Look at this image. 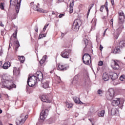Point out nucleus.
Segmentation results:
<instances>
[{
	"mask_svg": "<svg viewBox=\"0 0 125 125\" xmlns=\"http://www.w3.org/2000/svg\"><path fill=\"white\" fill-rule=\"evenodd\" d=\"M21 1L22 0H10V5H16V12L17 13H19V10L20 9V5H21Z\"/></svg>",
	"mask_w": 125,
	"mask_h": 125,
	"instance_id": "obj_1",
	"label": "nucleus"
},
{
	"mask_svg": "<svg viewBox=\"0 0 125 125\" xmlns=\"http://www.w3.org/2000/svg\"><path fill=\"white\" fill-rule=\"evenodd\" d=\"M123 28H124V26L121 24L120 27L118 28L116 30H112L111 31V34L113 35L114 39L118 40V38H119V36H120Z\"/></svg>",
	"mask_w": 125,
	"mask_h": 125,
	"instance_id": "obj_2",
	"label": "nucleus"
},
{
	"mask_svg": "<svg viewBox=\"0 0 125 125\" xmlns=\"http://www.w3.org/2000/svg\"><path fill=\"white\" fill-rule=\"evenodd\" d=\"M83 62L85 65H90L91 63V57L88 54H84L82 58Z\"/></svg>",
	"mask_w": 125,
	"mask_h": 125,
	"instance_id": "obj_3",
	"label": "nucleus"
},
{
	"mask_svg": "<svg viewBox=\"0 0 125 125\" xmlns=\"http://www.w3.org/2000/svg\"><path fill=\"white\" fill-rule=\"evenodd\" d=\"M38 82L37 79H36L35 76H32L29 78L27 80V85L29 86H34Z\"/></svg>",
	"mask_w": 125,
	"mask_h": 125,
	"instance_id": "obj_4",
	"label": "nucleus"
},
{
	"mask_svg": "<svg viewBox=\"0 0 125 125\" xmlns=\"http://www.w3.org/2000/svg\"><path fill=\"white\" fill-rule=\"evenodd\" d=\"M81 25H82V21L79 19L75 20L72 26L73 31L75 32L79 31Z\"/></svg>",
	"mask_w": 125,
	"mask_h": 125,
	"instance_id": "obj_5",
	"label": "nucleus"
},
{
	"mask_svg": "<svg viewBox=\"0 0 125 125\" xmlns=\"http://www.w3.org/2000/svg\"><path fill=\"white\" fill-rule=\"evenodd\" d=\"M28 119V115L22 114L20 118V119L17 122V125H22L26 122V120Z\"/></svg>",
	"mask_w": 125,
	"mask_h": 125,
	"instance_id": "obj_6",
	"label": "nucleus"
},
{
	"mask_svg": "<svg viewBox=\"0 0 125 125\" xmlns=\"http://www.w3.org/2000/svg\"><path fill=\"white\" fill-rule=\"evenodd\" d=\"M122 99L121 98H118L116 99L115 100L112 101L111 104L113 106H115V107H117V106H118V107H122L123 104H124V101H125V100H123V102H121V100Z\"/></svg>",
	"mask_w": 125,
	"mask_h": 125,
	"instance_id": "obj_7",
	"label": "nucleus"
},
{
	"mask_svg": "<svg viewBox=\"0 0 125 125\" xmlns=\"http://www.w3.org/2000/svg\"><path fill=\"white\" fill-rule=\"evenodd\" d=\"M108 114L109 118H112V116H117V115H119V109L113 107L111 109L110 111L108 112Z\"/></svg>",
	"mask_w": 125,
	"mask_h": 125,
	"instance_id": "obj_8",
	"label": "nucleus"
},
{
	"mask_svg": "<svg viewBox=\"0 0 125 125\" xmlns=\"http://www.w3.org/2000/svg\"><path fill=\"white\" fill-rule=\"evenodd\" d=\"M47 115H48V109H46L42 110L40 113L41 120H42V121H44V120H45V118L47 117Z\"/></svg>",
	"mask_w": 125,
	"mask_h": 125,
	"instance_id": "obj_9",
	"label": "nucleus"
},
{
	"mask_svg": "<svg viewBox=\"0 0 125 125\" xmlns=\"http://www.w3.org/2000/svg\"><path fill=\"white\" fill-rule=\"evenodd\" d=\"M40 98L42 102H46V103H51V101L49 100L47 95L41 94L40 95Z\"/></svg>",
	"mask_w": 125,
	"mask_h": 125,
	"instance_id": "obj_10",
	"label": "nucleus"
},
{
	"mask_svg": "<svg viewBox=\"0 0 125 125\" xmlns=\"http://www.w3.org/2000/svg\"><path fill=\"white\" fill-rule=\"evenodd\" d=\"M71 53V50L65 49L61 53V56L63 58H69L70 57V53Z\"/></svg>",
	"mask_w": 125,
	"mask_h": 125,
	"instance_id": "obj_11",
	"label": "nucleus"
},
{
	"mask_svg": "<svg viewBox=\"0 0 125 125\" xmlns=\"http://www.w3.org/2000/svg\"><path fill=\"white\" fill-rule=\"evenodd\" d=\"M112 64L111 65L112 68L114 70H118L120 69V62L117 60H112Z\"/></svg>",
	"mask_w": 125,
	"mask_h": 125,
	"instance_id": "obj_12",
	"label": "nucleus"
},
{
	"mask_svg": "<svg viewBox=\"0 0 125 125\" xmlns=\"http://www.w3.org/2000/svg\"><path fill=\"white\" fill-rule=\"evenodd\" d=\"M31 5L33 6V9L35 11H37L38 12H42L43 11V10L42 9H41L40 8V3H38L37 5L34 4V2H32L30 3Z\"/></svg>",
	"mask_w": 125,
	"mask_h": 125,
	"instance_id": "obj_13",
	"label": "nucleus"
},
{
	"mask_svg": "<svg viewBox=\"0 0 125 125\" xmlns=\"http://www.w3.org/2000/svg\"><path fill=\"white\" fill-rule=\"evenodd\" d=\"M125 16L124 12H120L119 13V23L123 24L125 22Z\"/></svg>",
	"mask_w": 125,
	"mask_h": 125,
	"instance_id": "obj_14",
	"label": "nucleus"
},
{
	"mask_svg": "<svg viewBox=\"0 0 125 125\" xmlns=\"http://www.w3.org/2000/svg\"><path fill=\"white\" fill-rule=\"evenodd\" d=\"M35 80H37L39 82H41L42 80H43V75L41 71H37L36 74Z\"/></svg>",
	"mask_w": 125,
	"mask_h": 125,
	"instance_id": "obj_15",
	"label": "nucleus"
},
{
	"mask_svg": "<svg viewBox=\"0 0 125 125\" xmlns=\"http://www.w3.org/2000/svg\"><path fill=\"white\" fill-rule=\"evenodd\" d=\"M67 69H68V67H66L63 64H59L58 70L59 71H65V70H67Z\"/></svg>",
	"mask_w": 125,
	"mask_h": 125,
	"instance_id": "obj_16",
	"label": "nucleus"
},
{
	"mask_svg": "<svg viewBox=\"0 0 125 125\" xmlns=\"http://www.w3.org/2000/svg\"><path fill=\"white\" fill-rule=\"evenodd\" d=\"M109 79H110V77L108 73L105 72L103 74V80H104V81L107 82V81H109Z\"/></svg>",
	"mask_w": 125,
	"mask_h": 125,
	"instance_id": "obj_17",
	"label": "nucleus"
},
{
	"mask_svg": "<svg viewBox=\"0 0 125 125\" xmlns=\"http://www.w3.org/2000/svg\"><path fill=\"white\" fill-rule=\"evenodd\" d=\"M110 78L112 81H114V80L118 79V75L117 73H112L110 75Z\"/></svg>",
	"mask_w": 125,
	"mask_h": 125,
	"instance_id": "obj_18",
	"label": "nucleus"
},
{
	"mask_svg": "<svg viewBox=\"0 0 125 125\" xmlns=\"http://www.w3.org/2000/svg\"><path fill=\"white\" fill-rule=\"evenodd\" d=\"M73 100L74 102L77 104H80V105L83 104V102H81V100H80V98H79L78 97H73Z\"/></svg>",
	"mask_w": 125,
	"mask_h": 125,
	"instance_id": "obj_19",
	"label": "nucleus"
},
{
	"mask_svg": "<svg viewBox=\"0 0 125 125\" xmlns=\"http://www.w3.org/2000/svg\"><path fill=\"white\" fill-rule=\"evenodd\" d=\"M9 67H10V62H5L2 66L3 69H4L5 70H7L8 68H9Z\"/></svg>",
	"mask_w": 125,
	"mask_h": 125,
	"instance_id": "obj_20",
	"label": "nucleus"
},
{
	"mask_svg": "<svg viewBox=\"0 0 125 125\" xmlns=\"http://www.w3.org/2000/svg\"><path fill=\"white\" fill-rule=\"evenodd\" d=\"M13 74L14 75H15V76H18V75L20 74V71L19 70V69H17V68L14 67L13 70Z\"/></svg>",
	"mask_w": 125,
	"mask_h": 125,
	"instance_id": "obj_21",
	"label": "nucleus"
},
{
	"mask_svg": "<svg viewBox=\"0 0 125 125\" xmlns=\"http://www.w3.org/2000/svg\"><path fill=\"white\" fill-rule=\"evenodd\" d=\"M45 60H46V56H44L40 62L41 66H42V65H43V63L45 62Z\"/></svg>",
	"mask_w": 125,
	"mask_h": 125,
	"instance_id": "obj_22",
	"label": "nucleus"
},
{
	"mask_svg": "<svg viewBox=\"0 0 125 125\" xmlns=\"http://www.w3.org/2000/svg\"><path fill=\"white\" fill-rule=\"evenodd\" d=\"M42 86L44 88H48L49 87V82L46 81L43 83Z\"/></svg>",
	"mask_w": 125,
	"mask_h": 125,
	"instance_id": "obj_23",
	"label": "nucleus"
},
{
	"mask_svg": "<svg viewBox=\"0 0 125 125\" xmlns=\"http://www.w3.org/2000/svg\"><path fill=\"white\" fill-rule=\"evenodd\" d=\"M104 115H105V110H102L99 112L98 114V117H102V118L104 117Z\"/></svg>",
	"mask_w": 125,
	"mask_h": 125,
	"instance_id": "obj_24",
	"label": "nucleus"
},
{
	"mask_svg": "<svg viewBox=\"0 0 125 125\" xmlns=\"http://www.w3.org/2000/svg\"><path fill=\"white\" fill-rule=\"evenodd\" d=\"M108 94H115V90L112 88L108 89L107 91Z\"/></svg>",
	"mask_w": 125,
	"mask_h": 125,
	"instance_id": "obj_25",
	"label": "nucleus"
},
{
	"mask_svg": "<svg viewBox=\"0 0 125 125\" xmlns=\"http://www.w3.org/2000/svg\"><path fill=\"white\" fill-rule=\"evenodd\" d=\"M106 98L108 100H112L113 98H114V95L113 94H107L106 95Z\"/></svg>",
	"mask_w": 125,
	"mask_h": 125,
	"instance_id": "obj_26",
	"label": "nucleus"
},
{
	"mask_svg": "<svg viewBox=\"0 0 125 125\" xmlns=\"http://www.w3.org/2000/svg\"><path fill=\"white\" fill-rule=\"evenodd\" d=\"M73 6H74V2H72L70 5L69 13H73L74 11Z\"/></svg>",
	"mask_w": 125,
	"mask_h": 125,
	"instance_id": "obj_27",
	"label": "nucleus"
},
{
	"mask_svg": "<svg viewBox=\"0 0 125 125\" xmlns=\"http://www.w3.org/2000/svg\"><path fill=\"white\" fill-rule=\"evenodd\" d=\"M19 59L21 63H24V61H25V58L24 56H22L19 58Z\"/></svg>",
	"mask_w": 125,
	"mask_h": 125,
	"instance_id": "obj_28",
	"label": "nucleus"
},
{
	"mask_svg": "<svg viewBox=\"0 0 125 125\" xmlns=\"http://www.w3.org/2000/svg\"><path fill=\"white\" fill-rule=\"evenodd\" d=\"M16 88V85L15 84H13L12 85H9V87H7L8 89H11V88Z\"/></svg>",
	"mask_w": 125,
	"mask_h": 125,
	"instance_id": "obj_29",
	"label": "nucleus"
},
{
	"mask_svg": "<svg viewBox=\"0 0 125 125\" xmlns=\"http://www.w3.org/2000/svg\"><path fill=\"white\" fill-rule=\"evenodd\" d=\"M119 45H120V46H121L122 47H123V46H125V41H123L120 42L119 43Z\"/></svg>",
	"mask_w": 125,
	"mask_h": 125,
	"instance_id": "obj_30",
	"label": "nucleus"
},
{
	"mask_svg": "<svg viewBox=\"0 0 125 125\" xmlns=\"http://www.w3.org/2000/svg\"><path fill=\"white\" fill-rule=\"evenodd\" d=\"M66 105L67 108H71L73 107V104H70L68 102H66Z\"/></svg>",
	"mask_w": 125,
	"mask_h": 125,
	"instance_id": "obj_31",
	"label": "nucleus"
},
{
	"mask_svg": "<svg viewBox=\"0 0 125 125\" xmlns=\"http://www.w3.org/2000/svg\"><path fill=\"white\" fill-rule=\"evenodd\" d=\"M104 6L105 7V9L108 14V13L109 12V10L108 9V2L107 1L105 2V4L104 5Z\"/></svg>",
	"mask_w": 125,
	"mask_h": 125,
	"instance_id": "obj_32",
	"label": "nucleus"
},
{
	"mask_svg": "<svg viewBox=\"0 0 125 125\" xmlns=\"http://www.w3.org/2000/svg\"><path fill=\"white\" fill-rule=\"evenodd\" d=\"M45 37H46V34H40L39 36V39H42V38H44Z\"/></svg>",
	"mask_w": 125,
	"mask_h": 125,
	"instance_id": "obj_33",
	"label": "nucleus"
},
{
	"mask_svg": "<svg viewBox=\"0 0 125 125\" xmlns=\"http://www.w3.org/2000/svg\"><path fill=\"white\" fill-rule=\"evenodd\" d=\"M0 8H1L2 10H3L4 9V3H0Z\"/></svg>",
	"mask_w": 125,
	"mask_h": 125,
	"instance_id": "obj_34",
	"label": "nucleus"
},
{
	"mask_svg": "<svg viewBox=\"0 0 125 125\" xmlns=\"http://www.w3.org/2000/svg\"><path fill=\"white\" fill-rule=\"evenodd\" d=\"M98 94H103L104 93V91L101 90V89H99L97 91Z\"/></svg>",
	"mask_w": 125,
	"mask_h": 125,
	"instance_id": "obj_35",
	"label": "nucleus"
},
{
	"mask_svg": "<svg viewBox=\"0 0 125 125\" xmlns=\"http://www.w3.org/2000/svg\"><path fill=\"white\" fill-rule=\"evenodd\" d=\"M20 46V44H19V42L16 41V49H17L18 47Z\"/></svg>",
	"mask_w": 125,
	"mask_h": 125,
	"instance_id": "obj_36",
	"label": "nucleus"
},
{
	"mask_svg": "<svg viewBox=\"0 0 125 125\" xmlns=\"http://www.w3.org/2000/svg\"><path fill=\"white\" fill-rule=\"evenodd\" d=\"M83 42H84L85 46H86V45H87V44L88 43V40H87L86 39H84L83 40Z\"/></svg>",
	"mask_w": 125,
	"mask_h": 125,
	"instance_id": "obj_37",
	"label": "nucleus"
},
{
	"mask_svg": "<svg viewBox=\"0 0 125 125\" xmlns=\"http://www.w3.org/2000/svg\"><path fill=\"white\" fill-rule=\"evenodd\" d=\"M120 81H125V75L121 76L120 77Z\"/></svg>",
	"mask_w": 125,
	"mask_h": 125,
	"instance_id": "obj_38",
	"label": "nucleus"
},
{
	"mask_svg": "<svg viewBox=\"0 0 125 125\" xmlns=\"http://www.w3.org/2000/svg\"><path fill=\"white\" fill-rule=\"evenodd\" d=\"M93 5H94L93 4H92V5H90L89 6V8L88 9L87 14H89V12L90 11V10L91 9V8H92V7H93Z\"/></svg>",
	"mask_w": 125,
	"mask_h": 125,
	"instance_id": "obj_39",
	"label": "nucleus"
},
{
	"mask_svg": "<svg viewBox=\"0 0 125 125\" xmlns=\"http://www.w3.org/2000/svg\"><path fill=\"white\" fill-rule=\"evenodd\" d=\"M11 42H12V37H11L10 39V44L9 45V48L8 49V50H9V49L11 48V45H10V43H11Z\"/></svg>",
	"mask_w": 125,
	"mask_h": 125,
	"instance_id": "obj_40",
	"label": "nucleus"
},
{
	"mask_svg": "<svg viewBox=\"0 0 125 125\" xmlns=\"http://www.w3.org/2000/svg\"><path fill=\"white\" fill-rule=\"evenodd\" d=\"M115 52H116V53H119L120 52V48L117 47L116 50H115Z\"/></svg>",
	"mask_w": 125,
	"mask_h": 125,
	"instance_id": "obj_41",
	"label": "nucleus"
},
{
	"mask_svg": "<svg viewBox=\"0 0 125 125\" xmlns=\"http://www.w3.org/2000/svg\"><path fill=\"white\" fill-rule=\"evenodd\" d=\"M13 37L15 38V39H17V31H16V33L15 34H13Z\"/></svg>",
	"mask_w": 125,
	"mask_h": 125,
	"instance_id": "obj_42",
	"label": "nucleus"
},
{
	"mask_svg": "<svg viewBox=\"0 0 125 125\" xmlns=\"http://www.w3.org/2000/svg\"><path fill=\"white\" fill-rule=\"evenodd\" d=\"M103 65V62L100 61L99 63H98V65L99 66H102Z\"/></svg>",
	"mask_w": 125,
	"mask_h": 125,
	"instance_id": "obj_43",
	"label": "nucleus"
},
{
	"mask_svg": "<svg viewBox=\"0 0 125 125\" xmlns=\"http://www.w3.org/2000/svg\"><path fill=\"white\" fill-rule=\"evenodd\" d=\"M74 80H75V81H78V80H79V76L76 75L74 78Z\"/></svg>",
	"mask_w": 125,
	"mask_h": 125,
	"instance_id": "obj_44",
	"label": "nucleus"
},
{
	"mask_svg": "<svg viewBox=\"0 0 125 125\" xmlns=\"http://www.w3.org/2000/svg\"><path fill=\"white\" fill-rule=\"evenodd\" d=\"M113 22H114V20L113 19H111L110 20V24H111V25L112 27H113Z\"/></svg>",
	"mask_w": 125,
	"mask_h": 125,
	"instance_id": "obj_45",
	"label": "nucleus"
},
{
	"mask_svg": "<svg viewBox=\"0 0 125 125\" xmlns=\"http://www.w3.org/2000/svg\"><path fill=\"white\" fill-rule=\"evenodd\" d=\"M103 9H104V6L102 5L101 6L100 11H101V12H102L103 11Z\"/></svg>",
	"mask_w": 125,
	"mask_h": 125,
	"instance_id": "obj_46",
	"label": "nucleus"
},
{
	"mask_svg": "<svg viewBox=\"0 0 125 125\" xmlns=\"http://www.w3.org/2000/svg\"><path fill=\"white\" fill-rule=\"evenodd\" d=\"M65 15H64V14H61L59 15V18H62V16H64Z\"/></svg>",
	"mask_w": 125,
	"mask_h": 125,
	"instance_id": "obj_47",
	"label": "nucleus"
},
{
	"mask_svg": "<svg viewBox=\"0 0 125 125\" xmlns=\"http://www.w3.org/2000/svg\"><path fill=\"white\" fill-rule=\"evenodd\" d=\"M38 26L36 25V26H35V32H36V33H38Z\"/></svg>",
	"mask_w": 125,
	"mask_h": 125,
	"instance_id": "obj_48",
	"label": "nucleus"
},
{
	"mask_svg": "<svg viewBox=\"0 0 125 125\" xmlns=\"http://www.w3.org/2000/svg\"><path fill=\"white\" fill-rule=\"evenodd\" d=\"M63 0H57V2H58V3H59V2H62Z\"/></svg>",
	"mask_w": 125,
	"mask_h": 125,
	"instance_id": "obj_49",
	"label": "nucleus"
},
{
	"mask_svg": "<svg viewBox=\"0 0 125 125\" xmlns=\"http://www.w3.org/2000/svg\"><path fill=\"white\" fill-rule=\"evenodd\" d=\"M49 25V23H48V24L45 25L44 26V28H45L46 29V28H47V27H48Z\"/></svg>",
	"mask_w": 125,
	"mask_h": 125,
	"instance_id": "obj_50",
	"label": "nucleus"
},
{
	"mask_svg": "<svg viewBox=\"0 0 125 125\" xmlns=\"http://www.w3.org/2000/svg\"><path fill=\"white\" fill-rule=\"evenodd\" d=\"M0 25L1 27H4V25L3 24H2V22H1V21H0Z\"/></svg>",
	"mask_w": 125,
	"mask_h": 125,
	"instance_id": "obj_51",
	"label": "nucleus"
},
{
	"mask_svg": "<svg viewBox=\"0 0 125 125\" xmlns=\"http://www.w3.org/2000/svg\"><path fill=\"white\" fill-rule=\"evenodd\" d=\"M107 29L106 28L104 32L103 36H105V34H106V31H107Z\"/></svg>",
	"mask_w": 125,
	"mask_h": 125,
	"instance_id": "obj_52",
	"label": "nucleus"
},
{
	"mask_svg": "<svg viewBox=\"0 0 125 125\" xmlns=\"http://www.w3.org/2000/svg\"><path fill=\"white\" fill-rule=\"evenodd\" d=\"M100 50H102V49H103V47L101 45L100 46Z\"/></svg>",
	"mask_w": 125,
	"mask_h": 125,
	"instance_id": "obj_53",
	"label": "nucleus"
},
{
	"mask_svg": "<svg viewBox=\"0 0 125 125\" xmlns=\"http://www.w3.org/2000/svg\"><path fill=\"white\" fill-rule=\"evenodd\" d=\"M111 3H112V5H114V4H115V2H114V0H111Z\"/></svg>",
	"mask_w": 125,
	"mask_h": 125,
	"instance_id": "obj_54",
	"label": "nucleus"
},
{
	"mask_svg": "<svg viewBox=\"0 0 125 125\" xmlns=\"http://www.w3.org/2000/svg\"><path fill=\"white\" fill-rule=\"evenodd\" d=\"M2 53H3L2 50L1 49V50H0V55H1V54H2Z\"/></svg>",
	"mask_w": 125,
	"mask_h": 125,
	"instance_id": "obj_55",
	"label": "nucleus"
},
{
	"mask_svg": "<svg viewBox=\"0 0 125 125\" xmlns=\"http://www.w3.org/2000/svg\"><path fill=\"white\" fill-rule=\"evenodd\" d=\"M1 65H2V62L0 61V66H1Z\"/></svg>",
	"mask_w": 125,
	"mask_h": 125,
	"instance_id": "obj_56",
	"label": "nucleus"
},
{
	"mask_svg": "<svg viewBox=\"0 0 125 125\" xmlns=\"http://www.w3.org/2000/svg\"><path fill=\"white\" fill-rule=\"evenodd\" d=\"M45 30H46L45 28H44V27H43L42 31L43 32H45Z\"/></svg>",
	"mask_w": 125,
	"mask_h": 125,
	"instance_id": "obj_57",
	"label": "nucleus"
},
{
	"mask_svg": "<svg viewBox=\"0 0 125 125\" xmlns=\"http://www.w3.org/2000/svg\"><path fill=\"white\" fill-rule=\"evenodd\" d=\"M52 14L53 15H54V14H55V12H54V11H53L52 13Z\"/></svg>",
	"mask_w": 125,
	"mask_h": 125,
	"instance_id": "obj_58",
	"label": "nucleus"
},
{
	"mask_svg": "<svg viewBox=\"0 0 125 125\" xmlns=\"http://www.w3.org/2000/svg\"><path fill=\"white\" fill-rule=\"evenodd\" d=\"M2 113V110L1 109H0V114H1Z\"/></svg>",
	"mask_w": 125,
	"mask_h": 125,
	"instance_id": "obj_59",
	"label": "nucleus"
},
{
	"mask_svg": "<svg viewBox=\"0 0 125 125\" xmlns=\"http://www.w3.org/2000/svg\"><path fill=\"white\" fill-rule=\"evenodd\" d=\"M0 125H3V124H2V122H0Z\"/></svg>",
	"mask_w": 125,
	"mask_h": 125,
	"instance_id": "obj_60",
	"label": "nucleus"
},
{
	"mask_svg": "<svg viewBox=\"0 0 125 125\" xmlns=\"http://www.w3.org/2000/svg\"><path fill=\"white\" fill-rule=\"evenodd\" d=\"M62 36L64 37V33H62Z\"/></svg>",
	"mask_w": 125,
	"mask_h": 125,
	"instance_id": "obj_61",
	"label": "nucleus"
},
{
	"mask_svg": "<svg viewBox=\"0 0 125 125\" xmlns=\"http://www.w3.org/2000/svg\"><path fill=\"white\" fill-rule=\"evenodd\" d=\"M89 120L90 122H91H91H92V121H91V120H90V119H89Z\"/></svg>",
	"mask_w": 125,
	"mask_h": 125,
	"instance_id": "obj_62",
	"label": "nucleus"
},
{
	"mask_svg": "<svg viewBox=\"0 0 125 125\" xmlns=\"http://www.w3.org/2000/svg\"><path fill=\"white\" fill-rule=\"evenodd\" d=\"M0 123H1V121H0Z\"/></svg>",
	"mask_w": 125,
	"mask_h": 125,
	"instance_id": "obj_63",
	"label": "nucleus"
},
{
	"mask_svg": "<svg viewBox=\"0 0 125 125\" xmlns=\"http://www.w3.org/2000/svg\"><path fill=\"white\" fill-rule=\"evenodd\" d=\"M96 41H97V39H96Z\"/></svg>",
	"mask_w": 125,
	"mask_h": 125,
	"instance_id": "obj_64",
	"label": "nucleus"
}]
</instances>
